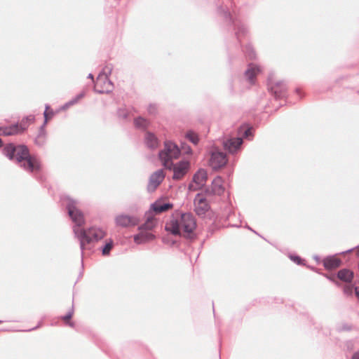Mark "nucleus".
<instances>
[{
  "label": "nucleus",
  "mask_w": 359,
  "mask_h": 359,
  "mask_svg": "<svg viewBox=\"0 0 359 359\" xmlns=\"http://www.w3.org/2000/svg\"><path fill=\"white\" fill-rule=\"evenodd\" d=\"M62 201L65 203L68 215L75 224L73 231L75 236L80 242V248L83 255L86 245L93 241L102 239L105 236V232L101 229L94 227L89 228L87 230L82 229L81 226L85 221L83 212L78 208V201L66 195L62 197Z\"/></svg>",
  "instance_id": "1"
},
{
  "label": "nucleus",
  "mask_w": 359,
  "mask_h": 359,
  "mask_svg": "<svg viewBox=\"0 0 359 359\" xmlns=\"http://www.w3.org/2000/svg\"><path fill=\"white\" fill-rule=\"evenodd\" d=\"M3 154L11 161H15L26 172L32 173L41 170L40 161L32 156L28 147L25 144L8 143L2 149Z\"/></svg>",
  "instance_id": "2"
},
{
  "label": "nucleus",
  "mask_w": 359,
  "mask_h": 359,
  "mask_svg": "<svg viewBox=\"0 0 359 359\" xmlns=\"http://www.w3.org/2000/svg\"><path fill=\"white\" fill-rule=\"evenodd\" d=\"M180 154V150L178 146L170 141L165 142L164 149L158 153V157L163 167L173 170L172 179L175 180L182 179L190 168V163L188 161H180L176 164L173 163L172 159L177 158Z\"/></svg>",
  "instance_id": "3"
},
{
  "label": "nucleus",
  "mask_w": 359,
  "mask_h": 359,
  "mask_svg": "<svg viewBox=\"0 0 359 359\" xmlns=\"http://www.w3.org/2000/svg\"><path fill=\"white\" fill-rule=\"evenodd\" d=\"M196 228V222L194 215L190 212L182 213L179 218H171L165 226V229L174 236H181L193 239L195 237L194 231Z\"/></svg>",
  "instance_id": "4"
},
{
  "label": "nucleus",
  "mask_w": 359,
  "mask_h": 359,
  "mask_svg": "<svg viewBox=\"0 0 359 359\" xmlns=\"http://www.w3.org/2000/svg\"><path fill=\"white\" fill-rule=\"evenodd\" d=\"M217 13L219 15L223 17L226 21L233 25L234 29L236 30V38L241 41V36H245L248 33L247 27L244 24L233 19L229 8L226 5L219 6L217 7Z\"/></svg>",
  "instance_id": "5"
},
{
  "label": "nucleus",
  "mask_w": 359,
  "mask_h": 359,
  "mask_svg": "<svg viewBox=\"0 0 359 359\" xmlns=\"http://www.w3.org/2000/svg\"><path fill=\"white\" fill-rule=\"evenodd\" d=\"M194 211L200 217H205L210 205L202 193H198L194 199Z\"/></svg>",
  "instance_id": "6"
},
{
  "label": "nucleus",
  "mask_w": 359,
  "mask_h": 359,
  "mask_svg": "<svg viewBox=\"0 0 359 359\" xmlns=\"http://www.w3.org/2000/svg\"><path fill=\"white\" fill-rule=\"evenodd\" d=\"M228 159L225 153L215 149L211 151L209 164L213 170H218L227 163Z\"/></svg>",
  "instance_id": "7"
},
{
  "label": "nucleus",
  "mask_w": 359,
  "mask_h": 359,
  "mask_svg": "<svg viewBox=\"0 0 359 359\" xmlns=\"http://www.w3.org/2000/svg\"><path fill=\"white\" fill-rule=\"evenodd\" d=\"M208 180V173L205 169H199L193 176L192 182L195 184H189V190L196 191L201 189Z\"/></svg>",
  "instance_id": "8"
},
{
  "label": "nucleus",
  "mask_w": 359,
  "mask_h": 359,
  "mask_svg": "<svg viewBox=\"0 0 359 359\" xmlns=\"http://www.w3.org/2000/svg\"><path fill=\"white\" fill-rule=\"evenodd\" d=\"M268 88L276 99H280L285 97L287 86L284 81H277L273 83L270 76L268 81Z\"/></svg>",
  "instance_id": "9"
},
{
  "label": "nucleus",
  "mask_w": 359,
  "mask_h": 359,
  "mask_svg": "<svg viewBox=\"0 0 359 359\" xmlns=\"http://www.w3.org/2000/svg\"><path fill=\"white\" fill-rule=\"evenodd\" d=\"M243 143L242 137H231L224 140L222 145L226 151L229 154H233L241 149Z\"/></svg>",
  "instance_id": "10"
},
{
  "label": "nucleus",
  "mask_w": 359,
  "mask_h": 359,
  "mask_svg": "<svg viewBox=\"0 0 359 359\" xmlns=\"http://www.w3.org/2000/svg\"><path fill=\"white\" fill-rule=\"evenodd\" d=\"M115 222L117 226L126 228L137 225L140 222V219L135 216L121 214L116 217Z\"/></svg>",
  "instance_id": "11"
},
{
  "label": "nucleus",
  "mask_w": 359,
  "mask_h": 359,
  "mask_svg": "<svg viewBox=\"0 0 359 359\" xmlns=\"http://www.w3.org/2000/svg\"><path fill=\"white\" fill-rule=\"evenodd\" d=\"M224 191V187L222 184V179L220 177H215L210 187H205V194L206 195H222Z\"/></svg>",
  "instance_id": "12"
},
{
  "label": "nucleus",
  "mask_w": 359,
  "mask_h": 359,
  "mask_svg": "<svg viewBox=\"0 0 359 359\" xmlns=\"http://www.w3.org/2000/svg\"><path fill=\"white\" fill-rule=\"evenodd\" d=\"M165 177L163 170H158L152 173L149 177L147 189L149 191H154L158 185L163 182Z\"/></svg>",
  "instance_id": "13"
},
{
  "label": "nucleus",
  "mask_w": 359,
  "mask_h": 359,
  "mask_svg": "<svg viewBox=\"0 0 359 359\" xmlns=\"http://www.w3.org/2000/svg\"><path fill=\"white\" fill-rule=\"evenodd\" d=\"M140 233L134 235L133 239L136 244L140 245L155 238V236L149 231L139 230Z\"/></svg>",
  "instance_id": "14"
},
{
  "label": "nucleus",
  "mask_w": 359,
  "mask_h": 359,
  "mask_svg": "<svg viewBox=\"0 0 359 359\" xmlns=\"http://www.w3.org/2000/svg\"><path fill=\"white\" fill-rule=\"evenodd\" d=\"M323 263L326 269L332 270L340 266L341 261L334 255H330L323 259Z\"/></svg>",
  "instance_id": "15"
},
{
  "label": "nucleus",
  "mask_w": 359,
  "mask_h": 359,
  "mask_svg": "<svg viewBox=\"0 0 359 359\" xmlns=\"http://www.w3.org/2000/svg\"><path fill=\"white\" fill-rule=\"evenodd\" d=\"M173 207L171 203H163L156 201L151 205L150 210H153L156 214L165 212Z\"/></svg>",
  "instance_id": "16"
},
{
  "label": "nucleus",
  "mask_w": 359,
  "mask_h": 359,
  "mask_svg": "<svg viewBox=\"0 0 359 359\" xmlns=\"http://www.w3.org/2000/svg\"><path fill=\"white\" fill-rule=\"evenodd\" d=\"M19 124L15 123L10 126L0 127V135L11 136L22 133Z\"/></svg>",
  "instance_id": "17"
},
{
  "label": "nucleus",
  "mask_w": 359,
  "mask_h": 359,
  "mask_svg": "<svg viewBox=\"0 0 359 359\" xmlns=\"http://www.w3.org/2000/svg\"><path fill=\"white\" fill-rule=\"evenodd\" d=\"M337 277L344 283H351L354 277V273L348 269H342L337 272Z\"/></svg>",
  "instance_id": "18"
},
{
  "label": "nucleus",
  "mask_w": 359,
  "mask_h": 359,
  "mask_svg": "<svg viewBox=\"0 0 359 359\" xmlns=\"http://www.w3.org/2000/svg\"><path fill=\"white\" fill-rule=\"evenodd\" d=\"M260 71L261 69L259 67L253 64H250L245 72V75L249 82L252 84L254 83L255 77Z\"/></svg>",
  "instance_id": "19"
},
{
  "label": "nucleus",
  "mask_w": 359,
  "mask_h": 359,
  "mask_svg": "<svg viewBox=\"0 0 359 359\" xmlns=\"http://www.w3.org/2000/svg\"><path fill=\"white\" fill-rule=\"evenodd\" d=\"M144 142L148 148L155 149L158 147V140L156 136L151 133L147 132L145 135Z\"/></svg>",
  "instance_id": "20"
},
{
  "label": "nucleus",
  "mask_w": 359,
  "mask_h": 359,
  "mask_svg": "<svg viewBox=\"0 0 359 359\" xmlns=\"http://www.w3.org/2000/svg\"><path fill=\"white\" fill-rule=\"evenodd\" d=\"M104 85L106 87V89H98L97 88V83H96L94 86V91L98 94H103V93H110L113 90V83L109 79V77H104Z\"/></svg>",
  "instance_id": "21"
},
{
  "label": "nucleus",
  "mask_w": 359,
  "mask_h": 359,
  "mask_svg": "<svg viewBox=\"0 0 359 359\" xmlns=\"http://www.w3.org/2000/svg\"><path fill=\"white\" fill-rule=\"evenodd\" d=\"M47 133L46 129L40 127L39 129L38 135L34 140L35 144L39 147H42L46 144Z\"/></svg>",
  "instance_id": "22"
},
{
  "label": "nucleus",
  "mask_w": 359,
  "mask_h": 359,
  "mask_svg": "<svg viewBox=\"0 0 359 359\" xmlns=\"http://www.w3.org/2000/svg\"><path fill=\"white\" fill-rule=\"evenodd\" d=\"M149 125V122L142 116H138L134 120V126L136 128L144 130Z\"/></svg>",
  "instance_id": "23"
},
{
  "label": "nucleus",
  "mask_w": 359,
  "mask_h": 359,
  "mask_svg": "<svg viewBox=\"0 0 359 359\" xmlns=\"http://www.w3.org/2000/svg\"><path fill=\"white\" fill-rule=\"evenodd\" d=\"M156 226L154 219L151 217H148L147 221L138 226V230H144L149 231L152 230Z\"/></svg>",
  "instance_id": "24"
},
{
  "label": "nucleus",
  "mask_w": 359,
  "mask_h": 359,
  "mask_svg": "<svg viewBox=\"0 0 359 359\" xmlns=\"http://www.w3.org/2000/svg\"><path fill=\"white\" fill-rule=\"evenodd\" d=\"M35 120V117L34 115H29L24 117L19 124L20 130L22 133L24 132L28 127L29 123H33Z\"/></svg>",
  "instance_id": "25"
},
{
  "label": "nucleus",
  "mask_w": 359,
  "mask_h": 359,
  "mask_svg": "<svg viewBox=\"0 0 359 359\" xmlns=\"http://www.w3.org/2000/svg\"><path fill=\"white\" fill-rule=\"evenodd\" d=\"M85 95V93L83 92L80 93L79 94L76 95L74 97H73L72 100H70L69 102H66L65 104H63L60 109L61 110H66L71 106L76 104L79 100L83 98Z\"/></svg>",
  "instance_id": "26"
},
{
  "label": "nucleus",
  "mask_w": 359,
  "mask_h": 359,
  "mask_svg": "<svg viewBox=\"0 0 359 359\" xmlns=\"http://www.w3.org/2000/svg\"><path fill=\"white\" fill-rule=\"evenodd\" d=\"M238 133L242 135V138H249L252 136V128L247 126L239 127Z\"/></svg>",
  "instance_id": "27"
},
{
  "label": "nucleus",
  "mask_w": 359,
  "mask_h": 359,
  "mask_svg": "<svg viewBox=\"0 0 359 359\" xmlns=\"http://www.w3.org/2000/svg\"><path fill=\"white\" fill-rule=\"evenodd\" d=\"M74 314V306H72L71 309L68 311V313L61 317V318L65 322L66 325L70 326L71 327H74V323L70 321V319L72 318Z\"/></svg>",
  "instance_id": "28"
},
{
  "label": "nucleus",
  "mask_w": 359,
  "mask_h": 359,
  "mask_svg": "<svg viewBox=\"0 0 359 359\" xmlns=\"http://www.w3.org/2000/svg\"><path fill=\"white\" fill-rule=\"evenodd\" d=\"M112 65H106L102 71L100 73V74L97 76V80L100 81L102 79V76L104 77H109V76L111 74L112 72Z\"/></svg>",
  "instance_id": "29"
},
{
  "label": "nucleus",
  "mask_w": 359,
  "mask_h": 359,
  "mask_svg": "<svg viewBox=\"0 0 359 359\" xmlns=\"http://www.w3.org/2000/svg\"><path fill=\"white\" fill-rule=\"evenodd\" d=\"M185 137L187 139H188L191 143H193L195 145H196L199 142L198 135L192 130H189L186 133Z\"/></svg>",
  "instance_id": "30"
},
{
  "label": "nucleus",
  "mask_w": 359,
  "mask_h": 359,
  "mask_svg": "<svg viewBox=\"0 0 359 359\" xmlns=\"http://www.w3.org/2000/svg\"><path fill=\"white\" fill-rule=\"evenodd\" d=\"M114 246V242L111 239H109L108 242L102 247V254L104 256H107L109 255L111 250Z\"/></svg>",
  "instance_id": "31"
},
{
  "label": "nucleus",
  "mask_w": 359,
  "mask_h": 359,
  "mask_svg": "<svg viewBox=\"0 0 359 359\" xmlns=\"http://www.w3.org/2000/svg\"><path fill=\"white\" fill-rule=\"evenodd\" d=\"M245 55L251 60H253L256 57L255 52L250 44L247 45L244 48Z\"/></svg>",
  "instance_id": "32"
},
{
  "label": "nucleus",
  "mask_w": 359,
  "mask_h": 359,
  "mask_svg": "<svg viewBox=\"0 0 359 359\" xmlns=\"http://www.w3.org/2000/svg\"><path fill=\"white\" fill-rule=\"evenodd\" d=\"M117 116L119 118L127 119L128 117V111L126 108H119L117 110Z\"/></svg>",
  "instance_id": "33"
},
{
  "label": "nucleus",
  "mask_w": 359,
  "mask_h": 359,
  "mask_svg": "<svg viewBox=\"0 0 359 359\" xmlns=\"http://www.w3.org/2000/svg\"><path fill=\"white\" fill-rule=\"evenodd\" d=\"M289 257L292 262L296 263L297 265H305L304 261L298 255H290Z\"/></svg>",
  "instance_id": "34"
},
{
  "label": "nucleus",
  "mask_w": 359,
  "mask_h": 359,
  "mask_svg": "<svg viewBox=\"0 0 359 359\" xmlns=\"http://www.w3.org/2000/svg\"><path fill=\"white\" fill-rule=\"evenodd\" d=\"M147 111L150 115L155 116L158 113V106L156 104H150L147 107Z\"/></svg>",
  "instance_id": "35"
},
{
  "label": "nucleus",
  "mask_w": 359,
  "mask_h": 359,
  "mask_svg": "<svg viewBox=\"0 0 359 359\" xmlns=\"http://www.w3.org/2000/svg\"><path fill=\"white\" fill-rule=\"evenodd\" d=\"M180 151H182L186 154H191L192 153L191 148L189 145L187 144L186 143H182L181 144V149H180Z\"/></svg>",
  "instance_id": "36"
},
{
  "label": "nucleus",
  "mask_w": 359,
  "mask_h": 359,
  "mask_svg": "<svg viewBox=\"0 0 359 359\" xmlns=\"http://www.w3.org/2000/svg\"><path fill=\"white\" fill-rule=\"evenodd\" d=\"M48 109H49V105L48 104H46V109H45V111L43 112L44 121H43V123L40 126V127H43V129H46V126L48 120Z\"/></svg>",
  "instance_id": "37"
},
{
  "label": "nucleus",
  "mask_w": 359,
  "mask_h": 359,
  "mask_svg": "<svg viewBox=\"0 0 359 359\" xmlns=\"http://www.w3.org/2000/svg\"><path fill=\"white\" fill-rule=\"evenodd\" d=\"M327 279H329L330 281L334 283L335 284H337V281L336 280L334 276H328V275H324Z\"/></svg>",
  "instance_id": "38"
},
{
  "label": "nucleus",
  "mask_w": 359,
  "mask_h": 359,
  "mask_svg": "<svg viewBox=\"0 0 359 359\" xmlns=\"http://www.w3.org/2000/svg\"><path fill=\"white\" fill-rule=\"evenodd\" d=\"M351 359H359V350L353 354Z\"/></svg>",
  "instance_id": "39"
},
{
  "label": "nucleus",
  "mask_w": 359,
  "mask_h": 359,
  "mask_svg": "<svg viewBox=\"0 0 359 359\" xmlns=\"http://www.w3.org/2000/svg\"><path fill=\"white\" fill-rule=\"evenodd\" d=\"M48 119L52 118L54 115V111L52 109H50V108L48 109Z\"/></svg>",
  "instance_id": "40"
},
{
  "label": "nucleus",
  "mask_w": 359,
  "mask_h": 359,
  "mask_svg": "<svg viewBox=\"0 0 359 359\" xmlns=\"http://www.w3.org/2000/svg\"><path fill=\"white\" fill-rule=\"evenodd\" d=\"M313 258L316 261L317 263L320 262V257L318 255H314Z\"/></svg>",
  "instance_id": "41"
},
{
  "label": "nucleus",
  "mask_w": 359,
  "mask_h": 359,
  "mask_svg": "<svg viewBox=\"0 0 359 359\" xmlns=\"http://www.w3.org/2000/svg\"><path fill=\"white\" fill-rule=\"evenodd\" d=\"M354 249H355V248H351V249L347 250H346L344 252H341L340 254L344 255V254L349 253V252H352Z\"/></svg>",
  "instance_id": "42"
},
{
  "label": "nucleus",
  "mask_w": 359,
  "mask_h": 359,
  "mask_svg": "<svg viewBox=\"0 0 359 359\" xmlns=\"http://www.w3.org/2000/svg\"><path fill=\"white\" fill-rule=\"evenodd\" d=\"M351 329L350 325H345L343 326L342 330H350Z\"/></svg>",
  "instance_id": "43"
},
{
  "label": "nucleus",
  "mask_w": 359,
  "mask_h": 359,
  "mask_svg": "<svg viewBox=\"0 0 359 359\" xmlns=\"http://www.w3.org/2000/svg\"><path fill=\"white\" fill-rule=\"evenodd\" d=\"M355 293L356 297L359 298V287H355Z\"/></svg>",
  "instance_id": "44"
},
{
  "label": "nucleus",
  "mask_w": 359,
  "mask_h": 359,
  "mask_svg": "<svg viewBox=\"0 0 359 359\" xmlns=\"http://www.w3.org/2000/svg\"><path fill=\"white\" fill-rule=\"evenodd\" d=\"M87 78L93 80V81H94V76L91 73L88 74Z\"/></svg>",
  "instance_id": "45"
},
{
  "label": "nucleus",
  "mask_w": 359,
  "mask_h": 359,
  "mask_svg": "<svg viewBox=\"0 0 359 359\" xmlns=\"http://www.w3.org/2000/svg\"><path fill=\"white\" fill-rule=\"evenodd\" d=\"M39 326H40V323H39L37 326H36L35 327H33V328L29 329V330H27V331H32V330H34L37 329L38 327H39Z\"/></svg>",
  "instance_id": "46"
},
{
  "label": "nucleus",
  "mask_w": 359,
  "mask_h": 359,
  "mask_svg": "<svg viewBox=\"0 0 359 359\" xmlns=\"http://www.w3.org/2000/svg\"><path fill=\"white\" fill-rule=\"evenodd\" d=\"M355 248H357L356 253H357L358 256H359V245Z\"/></svg>",
  "instance_id": "47"
},
{
  "label": "nucleus",
  "mask_w": 359,
  "mask_h": 359,
  "mask_svg": "<svg viewBox=\"0 0 359 359\" xmlns=\"http://www.w3.org/2000/svg\"><path fill=\"white\" fill-rule=\"evenodd\" d=\"M3 147V141L0 138V148Z\"/></svg>",
  "instance_id": "48"
},
{
  "label": "nucleus",
  "mask_w": 359,
  "mask_h": 359,
  "mask_svg": "<svg viewBox=\"0 0 359 359\" xmlns=\"http://www.w3.org/2000/svg\"><path fill=\"white\" fill-rule=\"evenodd\" d=\"M309 268H310L311 269H312L313 271H316V269L314 267H311L309 266H308Z\"/></svg>",
  "instance_id": "49"
},
{
  "label": "nucleus",
  "mask_w": 359,
  "mask_h": 359,
  "mask_svg": "<svg viewBox=\"0 0 359 359\" xmlns=\"http://www.w3.org/2000/svg\"><path fill=\"white\" fill-rule=\"evenodd\" d=\"M296 92H297V93H298V94H299V88H297V89H296Z\"/></svg>",
  "instance_id": "50"
},
{
  "label": "nucleus",
  "mask_w": 359,
  "mask_h": 359,
  "mask_svg": "<svg viewBox=\"0 0 359 359\" xmlns=\"http://www.w3.org/2000/svg\"><path fill=\"white\" fill-rule=\"evenodd\" d=\"M3 321L0 320V324L2 323Z\"/></svg>",
  "instance_id": "51"
}]
</instances>
